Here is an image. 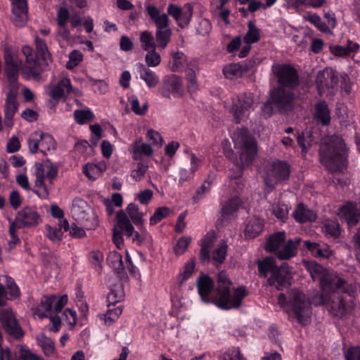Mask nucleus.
Listing matches in <instances>:
<instances>
[{"instance_id":"obj_1","label":"nucleus","mask_w":360,"mask_h":360,"mask_svg":"<svg viewBox=\"0 0 360 360\" xmlns=\"http://www.w3.org/2000/svg\"><path fill=\"white\" fill-rule=\"evenodd\" d=\"M232 285L226 272L220 271L217 275V286L213 290V281L207 276H203L198 280V293L202 300L205 303H214L222 309L238 308L240 306L242 300L248 295L246 289L239 287L231 293Z\"/></svg>"},{"instance_id":"obj_2","label":"nucleus","mask_w":360,"mask_h":360,"mask_svg":"<svg viewBox=\"0 0 360 360\" xmlns=\"http://www.w3.org/2000/svg\"><path fill=\"white\" fill-rule=\"evenodd\" d=\"M320 161L330 172L346 167V147L343 139L336 135L322 139L319 149Z\"/></svg>"},{"instance_id":"obj_3","label":"nucleus","mask_w":360,"mask_h":360,"mask_svg":"<svg viewBox=\"0 0 360 360\" xmlns=\"http://www.w3.org/2000/svg\"><path fill=\"white\" fill-rule=\"evenodd\" d=\"M288 303L300 324L306 326L310 323L311 302L302 292L295 289L291 290L289 292ZM278 304L281 307H284L288 304L283 293L278 295Z\"/></svg>"},{"instance_id":"obj_4","label":"nucleus","mask_w":360,"mask_h":360,"mask_svg":"<svg viewBox=\"0 0 360 360\" xmlns=\"http://www.w3.org/2000/svg\"><path fill=\"white\" fill-rule=\"evenodd\" d=\"M307 268L314 281L318 280L321 290L326 293L335 290H345V281L334 271L324 268L323 266L311 262L307 264Z\"/></svg>"},{"instance_id":"obj_5","label":"nucleus","mask_w":360,"mask_h":360,"mask_svg":"<svg viewBox=\"0 0 360 360\" xmlns=\"http://www.w3.org/2000/svg\"><path fill=\"white\" fill-rule=\"evenodd\" d=\"M232 139L235 147L240 150L238 165L240 167L248 166L252 163L257 154L255 140L245 129L237 130L233 134Z\"/></svg>"},{"instance_id":"obj_6","label":"nucleus","mask_w":360,"mask_h":360,"mask_svg":"<svg viewBox=\"0 0 360 360\" xmlns=\"http://www.w3.org/2000/svg\"><path fill=\"white\" fill-rule=\"evenodd\" d=\"M22 52L25 58L24 64L22 63L21 75L25 79L39 81L41 74L48 70L49 64L44 60L39 61L37 56L29 46H24Z\"/></svg>"},{"instance_id":"obj_7","label":"nucleus","mask_w":360,"mask_h":360,"mask_svg":"<svg viewBox=\"0 0 360 360\" xmlns=\"http://www.w3.org/2000/svg\"><path fill=\"white\" fill-rule=\"evenodd\" d=\"M4 60L6 64L5 72L9 82V89L15 87L16 90L18 91V72L20 70H21L22 60L9 47L5 49Z\"/></svg>"},{"instance_id":"obj_8","label":"nucleus","mask_w":360,"mask_h":360,"mask_svg":"<svg viewBox=\"0 0 360 360\" xmlns=\"http://www.w3.org/2000/svg\"><path fill=\"white\" fill-rule=\"evenodd\" d=\"M290 174L289 165L281 161L273 162L266 169L264 181L266 186L273 189L277 184L288 179Z\"/></svg>"},{"instance_id":"obj_9","label":"nucleus","mask_w":360,"mask_h":360,"mask_svg":"<svg viewBox=\"0 0 360 360\" xmlns=\"http://www.w3.org/2000/svg\"><path fill=\"white\" fill-rule=\"evenodd\" d=\"M271 72L280 85L293 87L298 84V76L295 68L285 64H274Z\"/></svg>"},{"instance_id":"obj_10","label":"nucleus","mask_w":360,"mask_h":360,"mask_svg":"<svg viewBox=\"0 0 360 360\" xmlns=\"http://www.w3.org/2000/svg\"><path fill=\"white\" fill-rule=\"evenodd\" d=\"M0 321L9 335L15 339L23 337L24 332L11 309L0 310Z\"/></svg>"},{"instance_id":"obj_11","label":"nucleus","mask_w":360,"mask_h":360,"mask_svg":"<svg viewBox=\"0 0 360 360\" xmlns=\"http://www.w3.org/2000/svg\"><path fill=\"white\" fill-rule=\"evenodd\" d=\"M338 82L337 73L331 68H325L317 73L316 84L321 96L327 92L330 93L338 84Z\"/></svg>"},{"instance_id":"obj_12","label":"nucleus","mask_w":360,"mask_h":360,"mask_svg":"<svg viewBox=\"0 0 360 360\" xmlns=\"http://www.w3.org/2000/svg\"><path fill=\"white\" fill-rule=\"evenodd\" d=\"M159 91L165 98H170L171 95L176 98L181 97L184 95L181 78L176 75L165 77L162 86Z\"/></svg>"},{"instance_id":"obj_13","label":"nucleus","mask_w":360,"mask_h":360,"mask_svg":"<svg viewBox=\"0 0 360 360\" xmlns=\"http://www.w3.org/2000/svg\"><path fill=\"white\" fill-rule=\"evenodd\" d=\"M292 278L291 269L284 262L277 268L268 278L269 285L274 286L278 290H283L290 285Z\"/></svg>"},{"instance_id":"obj_14","label":"nucleus","mask_w":360,"mask_h":360,"mask_svg":"<svg viewBox=\"0 0 360 360\" xmlns=\"http://www.w3.org/2000/svg\"><path fill=\"white\" fill-rule=\"evenodd\" d=\"M254 96L250 92L243 93L238 96L233 101L231 110L236 123H239L243 117L253 105Z\"/></svg>"},{"instance_id":"obj_15","label":"nucleus","mask_w":360,"mask_h":360,"mask_svg":"<svg viewBox=\"0 0 360 360\" xmlns=\"http://www.w3.org/2000/svg\"><path fill=\"white\" fill-rule=\"evenodd\" d=\"M47 89L49 96L57 101L63 98L66 93H73L75 95L81 94L78 89L72 88L70 79L68 77L62 78L58 84L49 85Z\"/></svg>"},{"instance_id":"obj_16","label":"nucleus","mask_w":360,"mask_h":360,"mask_svg":"<svg viewBox=\"0 0 360 360\" xmlns=\"http://www.w3.org/2000/svg\"><path fill=\"white\" fill-rule=\"evenodd\" d=\"M116 219H117V227L122 231L127 236L131 237L133 242L137 244H141L143 242V236L146 234V231L144 232L141 229L143 232L142 235L135 231L129 217L124 211L120 210L117 213Z\"/></svg>"},{"instance_id":"obj_17","label":"nucleus","mask_w":360,"mask_h":360,"mask_svg":"<svg viewBox=\"0 0 360 360\" xmlns=\"http://www.w3.org/2000/svg\"><path fill=\"white\" fill-rule=\"evenodd\" d=\"M40 216L34 207H25L19 211L15 217V222L18 228L36 226L39 223Z\"/></svg>"},{"instance_id":"obj_18","label":"nucleus","mask_w":360,"mask_h":360,"mask_svg":"<svg viewBox=\"0 0 360 360\" xmlns=\"http://www.w3.org/2000/svg\"><path fill=\"white\" fill-rule=\"evenodd\" d=\"M293 98L294 95L291 91L285 90L281 86L275 89L271 94V100L281 111L291 109Z\"/></svg>"},{"instance_id":"obj_19","label":"nucleus","mask_w":360,"mask_h":360,"mask_svg":"<svg viewBox=\"0 0 360 360\" xmlns=\"http://www.w3.org/2000/svg\"><path fill=\"white\" fill-rule=\"evenodd\" d=\"M11 20L17 27H23L28 21L27 0H12Z\"/></svg>"},{"instance_id":"obj_20","label":"nucleus","mask_w":360,"mask_h":360,"mask_svg":"<svg viewBox=\"0 0 360 360\" xmlns=\"http://www.w3.org/2000/svg\"><path fill=\"white\" fill-rule=\"evenodd\" d=\"M18 91L16 90L15 87L13 89H9L6 94V97L4 104V122L6 125L9 127L13 126V118L18 111V103L17 101V95Z\"/></svg>"},{"instance_id":"obj_21","label":"nucleus","mask_w":360,"mask_h":360,"mask_svg":"<svg viewBox=\"0 0 360 360\" xmlns=\"http://www.w3.org/2000/svg\"><path fill=\"white\" fill-rule=\"evenodd\" d=\"M195 262L193 259L187 262L183 270L176 277V284L171 288V294L176 298L182 297V288L184 281L188 280L191 275L194 273Z\"/></svg>"},{"instance_id":"obj_22","label":"nucleus","mask_w":360,"mask_h":360,"mask_svg":"<svg viewBox=\"0 0 360 360\" xmlns=\"http://www.w3.org/2000/svg\"><path fill=\"white\" fill-rule=\"evenodd\" d=\"M167 11V15H171L182 28L189 24L193 15V8L190 5L187 6L186 10L183 11L180 6L170 4Z\"/></svg>"},{"instance_id":"obj_23","label":"nucleus","mask_w":360,"mask_h":360,"mask_svg":"<svg viewBox=\"0 0 360 360\" xmlns=\"http://www.w3.org/2000/svg\"><path fill=\"white\" fill-rule=\"evenodd\" d=\"M338 215L340 219L345 220L350 226L356 225L360 219V213L356 205L350 202L338 209Z\"/></svg>"},{"instance_id":"obj_24","label":"nucleus","mask_w":360,"mask_h":360,"mask_svg":"<svg viewBox=\"0 0 360 360\" xmlns=\"http://www.w3.org/2000/svg\"><path fill=\"white\" fill-rule=\"evenodd\" d=\"M146 11L151 21L155 24L156 29L169 27V18L167 13H163L153 4L147 5Z\"/></svg>"},{"instance_id":"obj_25","label":"nucleus","mask_w":360,"mask_h":360,"mask_svg":"<svg viewBox=\"0 0 360 360\" xmlns=\"http://www.w3.org/2000/svg\"><path fill=\"white\" fill-rule=\"evenodd\" d=\"M35 187L36 193L41 198H46L49 196L48 188L44 184L46 176L45 161L42 163H38L35 165Z\"/></svg>"},{"instance_id":"obj_26","label":"nucleus","mask_w":360,"mask_h":360,"mask_svg":"<svg viewBox=\"0 0 360 360\" xmlns=\"http://www.w3.org/2000/svg\"><path fill=\"white\" fill-rule=\"evenodd\" d=\"M198 63L196 60H191L185 69L186 79L187 81V89L189 92H194L198 88L196 75L199 72Z\"/></svg>"},{"instance_id":"obj_27","label":"nucleus","mask_w":360,"mask_h":360,"mask_svg":"<svg viewBox=\"0 0 360 360\" xmlns=\"http://www.w3.org/2000/svg\"><path fill=\"white\" fill-rule=\"evenodd\" d=\"M300 238L290 239L283 243L280 250L277 252V257L281 260H287L295 257L297 253V246L300 244Z\"/></svg>"},{"instance_id":"obj_28","label":"nucleus","mask_w":360,"mask_h":360,"mask_svg":"<svg viewBox=\"0 0 360 360\" xmlns=\"http://www.w3.org/2000/svg\"><path fill=\"white\" fill-rule=\"evenodd\" d=\"M137 70L140 79L145 82L148 88H154L159 84V76L146 65L139 63Z\"/></svg>"},{"instance_id":"obj_29","label":"nucleus","mask_w":360,"mask_h":360,"mask_svg":"<svg viewBox=\"0 0 360 360\" xmlns=\"http://www.w3.org/2000/svg\"><path fill=\"white\" fill-rule=\"evenodd\" d=\"M332 299L330 305V312L335 316H342L347 311L345 297L338 292H333L330 297Z\"/></svg>"},{"instance_id":"obj_30","label":"nucleus","mask_w":360,"mask_h":360,"mask_svg":"<svg viewBox=\"0 0 360 360\" xmlns=\"http://www.w3.org/2000/svg\"><path fill=\"white\" fill-rule=\"evenodd\" d=\"M295 220L299 223H306L314 221L316 219V214L312 210L304 206L303 204H299L292 213Z\"/></svg>"},{"instance_id":"obj_31","label":"nucleus","mask_w":360,"mask_h":360,"mask_svg":"<svg viewBox=\"0 0 360 360\" xmlns=\"http://www.w3.org/2000/svg\"><path fill=\"white\" fill-rule=\"evenodd\" d=\"M314 117L323 125H328L330 123V110L326 101H321L315 104Z\"/></svg>"},{"instance_id":"obj_32","label":"nucleus","mask_w":360,"mask_h":360,"mask_svg":"<svg viewBox=\"0 0 360 360\" xmlns=\"http://www.w3.org/2000/svg\"><path fill=\"white\" fill-rule=\"evenodd\" d=\"M89 211L91 214V207L84 200L76 198L71 207V214L75 219H82V215Z\"/></svg>"},{"instance_id":"obj_33","label":"nucleus","mask_w":360,"mask_h":360,"mask_svg":"<svg viewBox=\"0 0 360 360\" xmlns=\"http://www.w3.org/2000/svg\"><path fill=\"white\" fill-rule=\"evenodd\" d=\"M285 240V232H278L272 235L267 240L265 248L267 252H274L277 256V252Z\"/></svg>"},{"instance_id":"obj_34","label":"nucleus","mask_w":360,"mask_h":360,"mask_svg":"<svg viewBox=\"0 0 360 360\" xmlns=\"http://www.w3.org/2000/svg\"><path fill=\"white\" fill-rule=\"evenodd\" d=\"M263 226V221L259 219L256 217L250 219L245 226V237L249 238H255L262 232Z\"/></svg>"},{"instance_id":"obj_35","label":"nucleus","mask_w":360,"mask_h":360,"mask_svg":"<svg viewBox=\"0 0 360 360\" xmlns=\"http://www.w3.org/2000/svg\"><path fill=\"white\" fill-rule=\"evenodd\" d=\"M304 246L316 257L328 258L332 255V251L327 247H321L317 243L305 240Z\"/></svg>"},{"instance_id":"obj_36","label":"nucleus","mask_w":360,"mask_h":360,"mask_svg":"<svg viewBox=\"0 0 360 360\" xmlns=\"http://www.w3.org/2000/svg\"><path fill=\"white\" fill-rule=\"evenodd\" d=\"M56 300V297L55 295L52 296H44L42 297L40 304L36 308L34 314L39 318L44 319L47 317L46 312H49L52 308V305L55 300Z\"/></svg>"},{"instance_id":"obj_37","label":"nucleus","mask_w":360,"mask_h":360,"mask_svg":"<svg viewBox=\"0 0 360 360\" xmlns=\"http://www.w3.org/2000/svg\"><path fill=\"white\" fill-rule=\"evenodd\" d=\"M107 168L104 162L87 163L84 167V173L90 179H97Z\"/></svg>"},{"instance_id":"obj_38","label":"nucleus","mask_w":360,"mask_h":360,"mask_svg":"<svg viewBox=\"0 0 360 360\" xmlns=\"http://www.w3.org/2000/svg\"><path fill=\"white\" fill-rule=\"evenodd\" d=\"M126 211L133 223L136 226H139L146 232V229L143 226V213L139 211L138 205L134 203H130L128 205Z\"/></svg>"},{"instance_id":"obj_39","label":"nucleus","mask_w":360,"mask_h":360,"mask_svg":"<svg viewBox=\"0 0 360 360\" xmlns=\"http://www.w3.org/2000/svg\"><path fill=\"white\" fill-rule=\"evenodd\" d=\"M89 211H86V213H84L82 217V219H75L79 224L83 226L87 230H93L98 227V217L96 214L94 210L91 208V214H89Z\"/></svg>"},{"instance_id":"obj_40","label":"nucleus","mask_w":360,"mask_h":360,"mask_svg":"<svg viewBox=\"0 0 360 360\" xmlns=\"http://www.w3.org/2000/svg\"><path fill=\"white\" fill-rule=\"evenodd\" d=\"M359 46L357 43L348 41L347 46H331L330 47V50L335 56H346L349 55L352 52L356 51L359 49Z\"/></svg>"},{"instance_id":"obj_41","label":"nucleus","mask_w":360,"mask_h":360,"mask_svg":"<svg viewBox=\"0 0 360 360\" xmlns=\"http://www.w3.org/2000/svg\"><path fill=\"white\" fill-rule=\"evenodd\" d=\"M35 46L37 56H40L41 60H44L50 64L52 62L51 54L49 52L46 42L39 37H35Z\"/></svg>"},{"instance_id":"obj_42","label":"nucleus","mask_w":360,"mask_h":360,"mask_svg":"<svg viewBox=\"0 0 360 360\" xmlns=\"http://www.w3.org/2000/svg\"><path fill=\"white\" fill-rule=\"evenodd\" d=\"M172 33V30L169 27L156 29V46L161 49H165L171 39Z\"/></svg>"},{"instance_id":"obj_43","label":"nucleus","mask_w":360,"mask_h":360,"mask_svg":"<svg viewBox=\"0 0 360 360\" xmlns=\"http://www.w3.org/2000/svg\"><path fill=\"white\" fill-rule=\"evenodd\" d=\"M132 149L134 160L141 159L142 155L150 156L153 153V150L149 144L141 143L140 140L134 143Z\"/></svg>"},{"instance_id":"obj_44","label":"nucleus","mask_w":360,"mask_h":360,"mask_svg":"<svg viewBox=\"0 0 360 360\" xmlns=\"http://www.w3.org/2000/svg\"><path fill=\"white\" fill-rule=\"evenodd\" d=\"M240 200L238 198H233L227 200L221 207V217L229 219L238 210Z\"/></svg>"},{"instance_id":"obj_45","label":"nucleus","mask_w":360,"mask_h":360,"mask_svg":"<svg viewBox=\"0 0 360 360\" xmlns=\"http://www.w3.org/2000/svg\"><path fill=\"white\" fill-rule=\"evenodd\" d=\"M124 297V292L121 283L115 285L114 288L110 289L107 297L108 307L114 306L116 303L122 300Z\"/></svg>"},{"instance_id":"obj_46","label":"nucleus","mask_w":360,"mask_h":360,"mask_svg":"<svg viewBox=\"0 0 360 360\" xmlns=\"http://www.w3.org/2000/svg\"><path fill=\"white\" fill-rule=\"evenodd\" d=\"M228 245L225 241H222L213 251L212 260L216 266L224 262L227 255Z\"/></svg>"},{"instance_id":"obj_47","label":"nucleus","mask_w":360,"mask_h":360,"mask_svg":"<svg viewBox=\"0 0 360 360\" xmlns=\"http://www.w3.org/2000/svg\"><path fill=\"white\" fill-rule=\"evenodd\" d=\"M314 142V137L313 134L309 130L303 131L297 136V143L302 148V152L306 153L308 149L312 146Z\"/></svg>"},{"instance_id":"obj_48","label":"nucleus","mask_w":360,"mask_h":360,"mask_svg":"<svg viewBox=\"0 0 360 360\" xmlns=\"http://www.w3.org/2000/svg\"><path fill=\"white\" fill-rule=\"evenodd\" d=\"M248 30L243 37V41L246 44H251L257 42L260 39L259 30L252 21L248 23Z\"/></svg>"},{"instance_id":"obj_49","label":"nucleus","mask_w":360,"mask_h":360,"mask_svg":"<svg viewBox=\"0 0 360 360\" xmlns=\"http://www.w3.org/2000/svg\"><path fill=\"white\" fill-rule=\"evenodd\" d=\"M276 269V261L271 257L264 259L258 264L259 272L264 277H266L268 273H273Z\"/></svg>"},{"instance_id":"obj_50","label":"nucleus","mask_w":360,"mask_h":360,"mask_svg":"<svg viewBox=\"0 0 360 360\" xmlns=\"http://www.w3.org/2000/svg\"><path fill=\"white\" fill-rule=\"evenodd\" d=\"M223 72L226 78L232 79L236 77H241L244 72V70L240 64L231 63L224 68Z\"/></svg>"},{"instance_id":"obj_51","label":"nucleus","mask_w":360,"mask_h":360,"mask_svg":"<svg viewBox=\"0 0 360 360\" xmlns=\"http://www.w3.org/2000/svg\"><path fill=\"white\" fill-rule=\"evenodd\" d=\"M37 340L45 355L50 356L54 352L55 345L51 338L45 336L44 334H39L37 337Z\"/></svg>"},{"instance_id":"obj_52","label":"nucleus","mask_w":360,"mask_h":360,"mask_svg":"<svg viewBox=\"0 0 360 360\" xmlns=\"http://www.w3.org/2000/svg\"><path fill=\"white\" fill-rule=\"evenodd\" d=\"M41 136H43V132L41 131H34L30 135L27 144L31 153L34 154L40 151Z\"/></svg>"},{"instance_id":"obj_53","label":"nucleus","mask_w":360,"mask_h":360,"mask_svg":"<svg viewBox=\"0 0 360 360\" xmlns=\"http://www.w3.org/2000/svg\"><path fill=\"white\" fill-rule=\"evenodd\" d=\"M107 261L115 271L120 273V271L123 270L122 257L120 253L115 251L110 252L108 256Z\"/></svg>"},{"instance_id":"obj_54","label":"nucleus","mask_w":360,"mask_h":360,"mask_svg":"<svg viewBox=\"0 0 360 360\" xmlns=\"http://www.w3.org/2000/svg\"><path fill=\"white\" fill-rule=\"evenodd\" d=\"M122 307L120 306L110 308L108 307V311L103 314L104 323L106 326L112 325L115 321L118 319L122 313Z\"/></svg>"},{"instance_id":"obj_55","label":"nucleus","mask_w":360,"mask_h":360,"mask_svg":"<svg viewBox=\"0 0 360 360\" xmlns=\"http://www.w3.org/2000/svg\"><path fill=\"white\" fill-rule=\"evenodd\" d=\"M215 179V174H209L207 179L203 182V184L198 188L194 194L193 199L195 202H198L202 198L205 194L208 193L210 189V186L214 179Z\"/></svg>"},{"instance_id":"obj_56","label":"nucleus","mask_w":360,"mask_h":360,"mask_svg":"<svg viewBox=\"0 0 360 360\" xmlns=\"http://www.w3.org/2000/svg\"><path fill=\"white\" fill-rule=\"evenodd\" d=\"M323 232L330 236L337 238L340 233L339 224L333 220L327 219L323 222Z\"/></svg>"},{"instance_id":"obj_57","label":"nucleus","mask_w":360,"mask_h":360,"mask_svg":"<svg viewBox=\"0 0 360 360\" xmlns=\"http://www.w3.org/2000/svg\"><path fill=\"white\" fill-rule=\"evenodd\" d=\"M140 41L142 49L145 51L154 49L156 46L153 34L147 30L141 33Z\"/></svg>"},{"instance_id":"obj_58","label":"nucleus","mask_w":360,"mask_h":360,"mask_svg":"<svg viewBox=\"0 0 360 360\" xmlns=\"http://www.w3.org/2000/svg\"><path fill=\"white\" fill-rule=\"evenodd\" d=\"M171 213L172 211L167 207L163 206L157 208L153 214L150 218V224L153 226L158 224L162 219L168 217Z\"/></svg>"},{"instance_id":"obj_59","label":"nucleus","mask_w":360,"mask_h":360,"mask_svg":"<svg viewBox=\"0 0 360 360\" xmlns=\"http://www.w3.org/2000/svg\"><path fill=\"white\" fill-rule=\"evenodd\" d=\"M55 148L56 142L50 134L43 132V136H41L40 152L45 155L46 154V152L54 150Z\"/></svg>"},{"instance_id":"obj_60","label":"nucleus","mask_w":360,"mask_h":360,"mask_svg":"<svg viewBox=\"0 0 360 360\" xmlns=\"http://www.w3.org/2000/svg\"><path fill=\"white\" fill-rule=\"evenodd\" d=\"M212 245L213 240L210 238L205 237L202 240L200 259L202 262L210 260V249Z\"/></svg>"},{"instance_id":"obj_61","label":"nucleus","mask_w":360,"mask_h":360,"mask_svg":"<svg viewBox=\"0 0 360 360\" xmlns=\"http://www.w3.org/2000/svg\"><path fill=\"white\" fill-rule=\"evenodd\" d=\"M290 207L288 205L278 202L272 206V213L274 216L281 221H284L288 218Z\"/></svg>"},{"instance_id":"obj_62","label":"nucleus","mask_w":360,"mask_h":360,"mask_svg":"<svg viewBox=\"0 0 360 360\" xmlns=\"http://www.w3.org/2000/svg\"><path fill=\"white\" fill-rule=\"evenodd\" d=\"M74 117L79 124H86L94 119V115L90 110H76L74 112Z\"/></svg>"},{"instance_id":"obj_63","label":"nucleus","mask_w":360,"mask_h":360,"mask_svg":"<svg viewBox=\"0 0 360 360\" xmlns=\"http://www.w3.org/2000/svg\"><path fill=\"white\" fill-rule=\"evenodd\" d=\"M83 59L82 53L78 50H73L69 53V60L66 63L68 69H73L77 66Z\"/></svg>"},{"instance_id":"obj_64","label":"nucleus","mask_w":360,"mask_h":360,"mask_svg":"<svg viewBox=\"0 0 360 360\" xmlns=\"http://www.w3.org/2000/svg\"><path fill=\"white\" fill-rule=\"evenodd\" d=\"M148 165L146 163L139 162L136 169L131 172V177L136 181H141L147 172Z\"/></svg>"}]
</instances>
